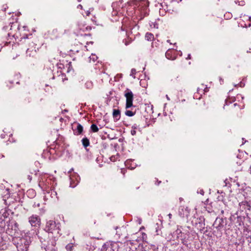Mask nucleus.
Wrapping results in <instances>:
<instances>
[{"label": "nucleus", "instance_id": "1", "mask_svg": "<svg viewBox=\"0 0 251 251\" xmlns=\"http://www.w3.org/2000/svg\"><path fill=\"white\" fill-rule=\"evenodd\" d=\"M128 3L134 6L135 16L138 20H142L148 15V4L145 0H131Z\"/></svg>", "mask_w": 251, "mask_h": 251}, {"label": "nucleus", "instance_id": "2", "mask_svg": "<svg viewBox=\"0 0 251 251\" xmlns=\"http://www.w3.org/2000/svg\"><path fill=\"white\" fill-rule=\"evenodd\" d=\"M124 96L126 99L125 115L128 117H132L136 114V110H133L135 107L133 106V101L134 95L130 89L126 88L124 91Z\"/></svg>", "mask_w": 251, "mask_h": 251}, {"label": "nucleus", "instance_id": "3", "mask_svg": "<svg viewBox=\"0 0 251 251\" xmlns=\"http://www.w3.org/2000/svg\"><path fill=\"white\" fill-rule=\"evenodd\" d=\"M29 232H26L25 236L20 239L17 243V248L18 251H27L29 246L31 243Z\"/></svg>", "mask_w": 251, "mask_h": 251}, {"label": "nucleus", "instance_id": "4", "mask_svg": "<svg viewBox=\"0 0 251 251\" xmlns=\"http://www.w3.org/2000/svg\"><path fill=\"white\" fill-rule=\"evenodd\" d=\"M91 30V27L87 25L86 24L80 22L77 24V35L78 36V40L79 41H82L83 38L90 37V34L89 33H83L85 31H90Z\"/></svg>", "mask_w": 251, "mask_h": 251}, {"label": "nucleus", "instance_id": "5", "mask_svg": "<svg viewBox=\"0 0 251 251\" xmlns=\"http://www.w3.org/2000/svg\"><path fill=\"white\" fill-rule=\"evenodd\" d=\"M50 179H46L45 178H41L40 180L38 185L44 191H47L48 193H50ZM51 194H52L53 191L50 190Z\"/></svg>", "mask_w": 251, "mask_h": 251}, {"label": "nucleus", "instance_id": "6", "mask_svg": "<svg viewBox=\"0 0 251 251\" xmlns=\"http://www.w3.org/2000/svg\"><path fill=\"white\" fill-rule=\"evenodd\" d=\"M118 244L115 242H107L102 247L101 251H118Z\"/></svg>", "mask_w": 251, "mask_h": 251}, {"label": "nucleus", "instance_id": "7", "mask_svg": "<svg viewBox=\"0 0 251 251\" xmlns=\"http://www.w3.org/2000/svg\"><path fill=\"white\" fill-rule=\"evenodd\" d=\"M73 170V169H72L70 171L68 172V173H70V186L72 188L75 187L79 183L80 177L79 176L75 173H71V171Z\"/></svg>", "mask_w": 251, "mask_h": 251}, {"label": "nucleus", "instance_id": "8", "mask_svg": "<svg viewBox=\"0 0 251 251\" xmlns=\"http://www.w3.org/2000/svg\"><path fill=\"white\" fill-rule=\"evenodd\" d=\"M28 222L33 227H39L41 225V219L39 216L33 214L28 218Z\"/></svg>", "mask_w": 251, "mask_h": 251}, {"label": "nucleus", "instance_id": "9", "mask_svg": "<svg viewBox=\"0 0 251 251\" xmlns=\"http://www.w3.org/2000/svg\"><path fill=\"white\" fill-rule=\"evenodd\" d=\"M181 228V226H178L175 232L177 235V238H180L182 241V243L183 244H185V239L189 237V232L187 231L186 233L182 232Z\"/></svg>", "mask_w": 251, "mask_h": 251}, {"label": "nucleus", "instance_id": "10", "mask_svg": "<svg viewBox=\"0 0 251 251\" xmlns=\"http://www.w3.org/2000/svg\"><path fill=\"white\" fill-rule=\"evenodd\" d=\"M57 230L56 223L55 221L50 220L47 222L45 226V230L50 233H53V231Z\"/></svg>", "mask_w": 251, "mask_h": 251}, {"label": "nucleus", "instance_id": "11", "mask_svg": "<svg viewBox=\"0 0 251 251\" xmlns=\"http://www.w3.org/2000/svg\"><path fill=\"white\" fill-rule=\"evenodd\" d=\"M195 226L200 231H202L204 229L205 219L203 216H200L197 219Z\"/></svg>", "mask_w": 251, "mask_h": 251}, {"label": "nucleus", "instance_id": "12", "mask_svg": "<svg viewBox=\"0 0 251 251\" xmlns=\"http://www.w3.org/2000/svg\"><path fill=\"white\" fill-rule=\"evenodd\" d=\"M190 209L188 207L184 206H180L178 210L179 215L182 218H187L189 216Z\"/></svg>", "mask_w": 251, "mask_h": 251}, {"label": "nucleus", "instance_id": "13", "mask_svg": "<svg viewBox=\"0 0 251 251\" xmlns=\"http://www.w3.org/2000/svg\"><path fill=\"white\" fill-rule=\"evenodd\" d=\"M30 47L28 48L26 51V54L27 56L34 57L36 54V45L32 42L30 43Z\"/></svg>", "mask_w": 251, "mask_h": 251}, {"label": "nucleus", "instance_id": "14", "mask_svg": "<svg viewBox=\"0 0 251 251\" xmlns=\"http://www.w3.org/2000/svg\"><path fill=\"white\" fill-rule=\"evenodd\" d=\"M166 57L170 60H175L176 57V51L171 50L168 49L165 53Z\"/></svg>", "mask_w": 251, "mask_h": 251}, {"label": "nucleus", "instance_id": "15", "mask_svg": "<svg viewBox=\"0 0 251 251\" xmlns=\"http://www.w3.org/2000/svg\"><path fill=\"white\" fill-rule=\"evenodd\" d=\"M48 34L52 39H56L59 36V33L58 30L56 28L49 30L48 31Z\"/></svg>", "mask_w": 251, "mask_h": 251}, {"label": "nucleus", "instance_id": "16", "mask_svg": "<svg viewBox=\"0 0 251 251\" xmlns=\"http://www.w3.org/2000/svg\"><path fill=\"white\" fill-rule=\"evenodd\" d=\"M9 26H10V30H12V27H15L17 28L19 30H20L19 26L17 25V23H10L9 25ZM7 35L8 36H10V35H11L14 38L18 37V35H17V34L13 33L12 31H11L10 32H8L7 33Z\"/></svg>", "mask_w": 251, "mask_h": 251}, {"label": "nucleus", "instance_id": "17", "mask_svg": "<svg viewBox=\"0 0 251 251\" xmlns=\"http://www.w3.org/2000/svg\"><path fill=\"white\" fill-rule=\"evenodd\" d=\"M83 129V126L79 123H76V127L73 129L74 133L76 135H80L82 133Z\"/></svg>", "mask_w": 251, "mask_h": 251}, {"label": "nucleus", "instance_id": "18", "mask_svg": "<svg viewBox=\"0 0 251 251\" xmlns=\"http://www.w3.org/2000/svg\"><path fill=\"white\" fill-rule=\"evenodd\" d=\"M113 117L114 121L117 122L120 120L121 117V112L119 109H113Z\"/></svg>", "mask_w": 251, "mask_h": 251}, {"label": "nucleus", "instance_id": "19", "mask_svg": "<svg viewBox=\"0 0 251 251\" xmlns=\"http://www.w3.org/2000/svg\"><path fill=\"white\" fill-rule=\"evenodd\" d=\"M239 205L240 209L242 210L243 209H248L249 210L250 208L251 207L250 204L247 201H242L241 202H240L239 204Z\"/></svg>", "mask_w": 251, "mask_h": 251}, {"label": "nucleus", "instance_id": "20", "mask_svg": "<svg viewBox=\"0 0 251 251\" xmlns=\"http://www.w3.org/2000/svg\"><path fill=\"white\" fill-rule=\"evenodd\" d=\"M204 89H207V87L203 84H201L199 87L197 89V92L195 94V97H197V94H200V96H201L202 94H204Z\"/></svg>", "mask_w": 251, "mask_h": 251}, {"label": "nucleus", "instance_id": "21", "mask_svg": "<svg viewBox=\"0 0 251 251\" xmlns=\"http://www.w3.org/2000/svg\"><path fill=\"white\" fill-rule=\"evenodd\" d=\"M81 142L83 146L85 148H86L90 145L89 140L87 137L82 138Z\"/></svg>", "mask_w": 251, "mask_h": 251}, {"label": "nucleus", "instance_id": "22", "mask_svg": "<svg viewBox=\"0 0 251 251\" xmlns=\"http://www.w3.org/2000/svg\"><path fill=\"white\" fill-rule=\"evenodd\" d=\"M145 38L149 41H152L154 39V35L150 32H147L145 35Z\"/></svg>", "mask_w": 251, "mask_h": 251}, {"label": "nucleus", "instance_id": "23", "mask_svg": "<svg viewBox=\"0 0 251 251\" xmlns=\"http://www.w3.org/2000/svg\"><path fill=\"white\" fill-rule=\"evenodd\" d=\"M222 222H223V220L222 219H218L217 218L214 222V226H216L218 222L219 223V225L217 226H216L215 227L218 229H220L223 226V225L221 224Z\"/></svg>", "mask_w": 251, "mask_h": 251}, {"label": "nucleus", "instance_id": "24", "mask_svg": "<svg viewBox=\"0 0 251 251\" xmlns=\"http://www.w3.org/2000/svg\"><path fill=\"white\" fill-rule=\"evenodd\" d=\"M138 128V126L134 124L131 127V134L132 135H135L136 134V130Z\"/></svg>", "mask_w": 251, "mask_h": 251}, {"label": "nucleus", "instance_id": "25", "mask_svg": "<svg viewBox=\"0 0 251 251\" xmlns=\"http://www.w3.org/2000/svg\"><path fill=\"white\" fill-rule=\"evenodd\" d=\"M90 129L92 132H97L99 130L98 126L96 124L91 125Z\"/></svg>", "mask_w": 251, "mask_h": 251}, {"label": "nucleus", "instance_id": "26", "mask_svg": "<svg viewBox=\"0 0 251 251\" xmlns=\"http://www.w3.org/2000/svg\"><path fill=\"white\" fill-rule=\"evenodd\" d=\"M2 195H3V201H5L6 199L8 198L10 196L9 190L8 189L5 190L4 191L3 194Z\"/></svg>", "mask_w": 251, "mask_h": 251}, {"label": "nucleus", "instance_id": "27", "mask_svg": "<svg viewBox=\"0 0 251 251\" xmlns=\"http://www.w3.org/2000/svg\"><path fill=\"white\" fill-rule=\"evenodd\" d=\"M85 87L88 89H92L93 87V82L91 81H88L85 83Z\"/></svg>", "mask_w": 251, "mask_h": 251}, {"label": "nucleus", "instance_id": "28", "mask_svg": "<svg viewBox=\"0 0 251 251\" xmlns=\"http://www.w3.org/2000/svg\"><path fill=\"white\" fill-rule=\"evenodd\" d=\"M98 58V57L95 54H92L89 57V62L95 63L97 60Z\"/></svg>", "mask_w": 251, "mask_h": 251}, {"label": "nucleus", "instance_id": "29", "mask_svg": "<svg viewBox=\"0 0 251 251\" xmlns=\"http://www.w3.org/2000/svg\"><path fill=\"white\" fill-rule=\"evenodd\" d=\"M14 77H15V79L9 80V82L12 84L14 83V82H15L17 84H19L20 83L19 80L18 79L19 75H16L14 76Z\"/></svg>", "mask_w": 251, "mask_h": 251}, {"label": "nucleus", "instance_id": "30", "mask_svg": "<svg viewBox=\"0 0 251 251\" xmlns=\"http://www.w3.org/2000/svg\"><path fill=\"white\" fill-rule=\"evenodd\" d=\"M110 159L112 162H115L119 160V155L117 153L116 155H112L110 157Z\"/></svg>", "mask_w": 251, "mask_h": 251}, {"label": "nucleus", "instance_id": "31", "mask_svg": "<svg viewBox=\"0 0 251 251\" xmlns=\"http://www.w3.org/2000/svg\"><path fill=\"white\" fill-rule=\"evenodd\" d=\"M67 251H72L74 249V245L72 243L68 244L65 247Z\"/></svg>", "mask_w": 251, "mask_h": 251}, {"label": "nucleus", "instance_id": "32", "mask_svg": "<svg viewBox=\"0 0 251 251\" xmlns=\"http://www.w3.org/2000/svg\"><path fill=\"white\" fill-rule=\"evenodd\" d=\"M130 162H131L130 160H127L126 161H125V165L128 168H130V169H133L134 168V167L129 165V163H130Z\"/></svg>", "mask_w": 251, "mask_h": 251}, {"label": "nucleus", "instance_id": "33", "mask_svg": "<svg viewBox=\"0 0 251 251\" xmlns=\"http://www.w3.org/2000/svg\"><path fill=\"white\" fill-rule=\"evenodd\" d=\"M6 39V38L5 37L4 39H2L1 36H0V45H5L7 43Z\"/></svg>", "mask_w": 251, "mask_h": 251}, {"label": "nucleus", "instance_id": "34", "mask_svg": "<svg viewBox=\"0 0 251 251\" xmlns=\"http://www.w3.org/2000/svg\"><path fill=\"white\" fill-rule=\"evenodd\" d=\"M131 39H129V38L123 40V42H124L125 45H126V46H127L128 45H129L131 43Z\"/></svg>", "mask_w": 251, "mask_h": 251}, {"label": "nucleus", "instance_id": "35", "mask_svg": "<svg viewBox=\"0 0 251 251\" xmlns=\"http://www.w3.org/2000/svg\"><path fill=\"white\" fill-rule=\"evenodd\" d=\"M31 37H32V34H29L28 35H26V34H24L23 35V36L21 37V39H30Z\"/></svg>", "mask_w": 251, "mask_h": 251}, {"label": "nucleus", "instance_id": "36", "mask_svg": "<svg viewBox=\"0 0 251 251\" xmlns=\"http://www.w3.org/2000/svg\"><path fill=\"white\" fill-rule=\"evenodd\" d=\"M235 2L236 4H238L239 5L243 6L245 4V2L244 0H241L240 1L238 0H235Z\"/></svg>", "mask_w": 251, "mask_h": 251}, {"label": "nucleus", "instance_id": "37", "mask_svg": "<svg viewBox=\"0 0 251 251\" xmlns=\"http://www.w3.org/2000/svg\"><path fill=\"white\" fill-rule=\"evenodd\" d=\"M142 238L143 241L147 242L146 240L148 239L147 235L145 233L143 232L142 234Z\"/></svg>", "mask_w": 251, "mask_h": 251}, {"label": "nucleus", "instance_id": "38", "mask_svg": "<svg viewBox=\"0 0 251 251\" xmlns=\"http://www.w3.org/2000/svg\"><path fill=\"white\" fill-rule=\"evenodd\" d=\"M136 74V70L135 69H132L130 72V76H132L134 78H135V75Z\"/></svg>", "mask_w": 251, "mask_h": 251}, {"label": "nucleus", "instance_id": "39", "mask_svg": "<svg viewBox=\"0 0 251 251\" xmlns=\"http://www.w3.org/2000/svg\"><path fill=\"white\" fill-rule=\"evenodd\" d=\"M225 17L228 19V18H230L231 17V14L230 13H226L225 15Z\"/></svg>", "mask_w": 251, "mask_h": 251}, {"label": "nucleus", "instance_id": "40", "mask_svg": "<svg viewBox=\"0 0 251 251\" xmlns=\"http://www.w3.org/2000/svg\"><path fill=\"white\" fill-rule=\"evenodd\" d=\"M27 192L29 194V193H32V196H35V192L34 191H33V190H29Z\"/></svg>", "mask_w": 251, "mask_h": 251}, {"label": "nucleus", "instance_id": "41", "mask_svg": "<svg viewBox=\"0 0 251 251\" xmlns=\"http://www.w3.org/2000/svg\"><path fill=\"white\" fill-rule=\"evenodd\" d=\"M27 179H28L29 181L30 182L32 180V176L31 175H27Z\"/></svg>", "mask_w": 251, "mask_h": 251}, {"label": "nucleus", "instance_id": "42", "mask_svg": "<svg viewBox=\"0 0 251 251\" xmlns=\"http://www.w3.org/2000/svg\"><path fill=\"white\" fill-rule=\"evenodd\" d=\"M154 1L155 3H157V4H161V1L162 0H152Z\"/></svg>", "mask_w": 251, "mask_h": 251}, {"label": "nucleus", "instance_id": "43", "mask_svg": "<svg viewBox=\"0 0 251 251\" xmlns=\"http://www.w3.org/2000/svg\"><path fill=\"white\" fill-rule=\"evenodd\" d=\"M161 183V181H159V180H157L156 182H155V184L156 185H159L160 184V183Z\"/></svg>", "mask_w": 251, "mask_h": 251}, {"label": "nucleus", "instance_id": "44", "mask_svg": "<svg viewBox=\"0 0 251 251\" xmlns=\"http://www.w3.org/2000/svg\"><path fill=\"white\" fill-rule=\"evenodd\" d=\"M191 59V56L190 54H189L188 55V56L186 57V59Z\"/></svg>", "mask_w": 251, "mask_h": 251}, {"label": "nucleus", "instance_id": "45", "mask_svg": "<svg viewBox=\"0 0 251 251\" xmlns=\"http://www.w3.org/2000/svg\"><path fill=\"white\" fill-rule=\"evenodd\" d=\"M121 173L123 174V175H125V170L123 169H121Z\"/></svg>", "mask_w": 251, "mask_h": 251}, {"label": "nucleus", "instance_id": "46", "mask_svg": "<svg viewBox=\"0 0 251 251\" xmlns=\"http://www.w3.org/2000/svg\"><path fill=\"white\" fill-rule=\"evenodd\" d=\"M37 171L34 170V171H33V172H30V173H31V174H34L35 175H36V174H37Z\"/></svg>", "mask_w": 251, "mask_h": 251}, {"label": "nucleus", "instance_id": "47", "mask_svg": "<svg viewBox=\"0 0 251 251\" xmlns=\"http://www.w3.org/2000/svg\"><path fill=\"white\" fill-rule=\"evenodd\" d=\"M168 216H169V219H171L172 215L171 213H170L168 214Z\"/></svg>", "mask_w": 251, "mask_h": 251}, {"label": "nucleus", "instance_id": "48", "mask_svg": "<svg viewBox=\"0 0 251 251\" xmlns=\"http://www.w3.org/2000/svg\"><path fill=\"white\" fill-rule=\"evenodd\" d=\"M4 157V155L3 154H0V158H2Z\"/></svg>", "mask_w": 251, "mask_h": 251}, {"label": "nucleus", "instance_id": "49", "mask_svg": "<svg viewBox=\"0 0 251 251\" xmlns=\"http://www.w3.org/2000/svg\"><path fill=\"white\" fill-rule=\"evenodd\" d=\"M183 201V198H179V201H180V202H181V201Z\"/></svg>", "mask_w": 251, "mask_h": 251}, {"label": "nucleus", "instance_id": "50", "mask_svg": "<svg viewBox=\"0 0 251 251\" xmlns=\"http://www.w3.org/2000/svg\"><path fill=\"white\" fill-rule=\"evenodd\" d=\"M204 93H205V92H207L208 88H207V89H204Z\"/></svg>", "mask_w": 251, "mask_h": 251}, {"label": "nucleus", "instance_id": "51", "mask_svg": "<svg viewBox=\"0 0 251 251\" xmlns=\"http://www.w3.org/2000/svg\"><path fill=\"white\" fill-rule=\"evenodd\" d=\"M4 136H5V135H4V134H1V138H5Z\"/></svg>", "mask_w": 251, "mask_h": 251}, {"label": "nucleus", "instance_id": "52", "mask_svg": "<svg viewBox=\"0 0 251 251\" xmlns=\"http://www.w3.org/2000/svg\"><path fill=\"white\" fill-rule=\"evenodd\" d=\"M220 81H221V83L222 82H224V80L222 79V78H220Z\"/></svg>", "mask_w": 251, "mask_h": 251}, {"label": "nucleus", "instance_id": "53", "mask_svg": "<svg viewBox=\"0 0 251 251\" xmlns=\"http://www.w3.org/2000/svg\"><path fill=\"white\" fill-rule=\"evenodd\" d=\"M250 174H251V167L250 168Z\"/></svg>", "mask_w": 251, "mask_h": 251}, {"label": "nucleus", "instance_id": "54", "mask_svg": "<svg viewBox=\"0 0 251 251\" xmlns=\"http://www.w3.org/2000/svg\"><path fill=\"white\" fill-rule=\"evenodd\" d=\"M156 232H157V235H158L159 234V233L158 232V230L157 229H156Z\"/></svg>", "mask_w": 251, "mask_h": 251}, {"label": "nucleus", "instance_id": "55", "mask_svg": "<svg viewBox=\"0 0 251 251\" xmlns=\"http://www.w3.org/2000/svg\"><path fill=\"white\" fill-rule=\"evenodd\" d=\"M7 27H8L7 26H4V27H3V28H4V29H6V28H7Z\"/></svg>", "mask_w": 251, "mask_h": 251}, {"label": "nucleus", "instance_id": "56", "mask_svg": "<svg viewBox=\"0 0 251 251\" xmlns=\"http://www.w3.org/2000/svg\"><path fill=\"white\" fill-rule=\"evenodd\" d=\"M37 206L38 207H39V206H40V203H37Z\"/></svg>", "mask_w": 251, "mask_h": 251}, {"label": "nucleus", "instance_id": "57", "mask_svg": "<svg viewBox=\"0 0 251 251\" xmlns=\"http://www.w3.org/2000/svg\"><path fill=\"white\" fill-rule=\"evenodd\" d=\"M224 210H222L221 211V213H222V214H223V213H224Z\"/></svg>", "mask_w": 251, "mask_h": 251}, {"label": "nucleus", "instance_id": "58", "mask_svg": "<svg viewBox=\"0 0 251 251\" xmlns=\"http://www.w3.org/2000/svg\"><path fill=\"white\" fill-rule=\"evenodd\" d=\"M3 220L2 219H0V222H2Z\"/></svg>", "mask_w": 251, "mask_h": 251}, {"label": "nucleus", "instance_id": "59", "mask_svg": "<svg viewBox=\"0 0 251 251\" xmlns=\"http://www.w3.org/2000/svg\"><path fill=\"white\" fill-rule=\"evenodd\" d=\"M167 42H168V43H170V41L169 40H167Z\"/></svg>", "mask_w": 251, "mask_h": 251}, {"label": "nucleus", "instance_id": "60", "mask_svg": "<svg viewBox=\"0 0 251 251\" xmlns=\"http://www.w3.org/2000/svg\"><path fill=\"white\" fill-rule=\"evenodd\" d=\"M88 41H87L86 42V44H88Z\"/></svg>", "mask_w": 251, "mask_h": 251}, {"label": "nucleus", "instance_id": "61", "mask_svg": "<svg viewBox=\"0 0 251 251\" xmlns=\"http://www.w3.org/2000/svg\"><path fill=\"white\" fill-rule=\"evenodd\" d=\"M64 111L67 112H68V110H64Z\"/></svg>", "mask_w": 251, "mask_h": 251}, {"label": "nucleus", "instance_id": "62", "mask_svg": "<svg viewBox=\"0 0 251 251\" xmlns=\"http://www.w3.org/2000/svg\"><path fill=\"white\" fill-rule=\"evenodd\" d=\"M72 51H75V50H71Z\"/></svg>", "mask_w": 251, "mask_h": 251}, {"label": "nucleus", "instance_id": "63", "mask_svg": "<svg viewBox=\"0 0 251 251\" xmlns=\"http://www.w3.org/2000/svg\"><path fill=\"white\" fill-rule=\"evenodd\" d=\"M180 1H181L182 0H180Z\"/></svg>", "mask_w": 251, "mask_h": 251}]
</instances>
